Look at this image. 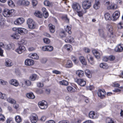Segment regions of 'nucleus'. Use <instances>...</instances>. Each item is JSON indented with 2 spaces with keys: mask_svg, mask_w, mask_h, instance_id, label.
<instances>
[{
  "mask_svg": "<svg viewBox=\"0 0 123 123\" xmlns=\"http://www.w3.org/2000/svg\"><path fill=\"white\" fill-rule=\"evenodd\" d=\"M12 11H13L12 10L5 9L3 12V15L5 17H11L12 15Z\"/></svg>",
  "mask_w": 123,
  "mask_h": 123,
  "instance_id": "nucleus-1",
  "label": "nucleus"
},
{
  "mask_svg": "<svg viewBox=\"0 0 123 123\" xmlns=\"http://www.w3.org/2000/svg\"><path fill=\"white\" fill-rule=\"evenodd\" d=\"M26 50L25 46L19 44V46L15 50V51L19 54H21Z\"/></svg>",
  "mask_w": 123,
  "mask_h": 123,
  "instance_id": "nucleus-2",
  "label": "nucleus"
},
{
  "mask_svg": "<svg viewBox=\"0 0 123 123\" xmlns=\"http://www.w3.org/2000/svg\"><path fill=\"white\" fill-rule=\"evenodd\" d=\"M91 3L88 0H85L82 3V6L85 9H87L89 8L91 6Z\"/></svg>",
  "mask_w": 123,
  "mask_h": 123,
  "instance_id": "nucleus-3",
  "label": "nucleus"
},
{
  "mask_svg": "<svg viewBox=\"0 0 123 123\" xmlns=\"http://www.w3.org/2000/svg\"><path fill=\"white\" fill-rule=\"evenodd\" d=\"M38 105L40 108L41 109H45L48 107L47 102L44 100L39 102Z\"/></svg>",
  "mask_w": 123,
  "mask_h": 123,
  "instance_id": "nucleus-4",
  "label": "nucleus"
},
{
  "mask_svg": "<svg viewBox=\"0 0 123 123\" xmlns=\"http://www.w3.org/2000/svg\"><path fill=\"white\" fill-rule=\"evenodd\" d=\"M31 122L32 123H36L38 119L37 116L34 114H33L30 116V117Z\"/></svg>",
  "mask_w": 123,
  "mask_h": 123,
  "instance_id": "nucleus-5",
  "label": "nucleus"
},
{
  "mask_svg": "<svg viewBox=\"0 0 123 123\" xmlns=\"http://www.w3.org/2000/svg\"><path fill=\"white\" fill-rule=\"evenodd\" d=\"M106 92L104 89H99L98 92V97L101 99H103L105 97V95Z\"/></svg>",
  "mask_w": 123,
  "mask_h": 123,
  "instance_id": "nucleus-6",
  "label": "nucleus"
},
{
  "mask_svg": "<svg viewBox=\"0 0 123 123\" xmlns=\"http://www.w3.org/2000/svg\"><path fill=\"white\" fill-rule=\"evenodd\" d=\"M120 15V13L118 11H115L113 14L112 15V17L111 18V20L113 21L116 20L118 19Z\"/></svg>",
  "mask_w": 123,
  "mask_h": 123,
  "instance_id": "nucleus-7",
  "label": "nucleus"
},
{
  "mask_svg": "<svg viewBox=\"0 0 123 123\" xmlns=\"http://www.w3.org/2000/svg\"><path fill=\"white\" fill-rule=\"evenodd\" d=\"M75 81L79 85L82 86H84L86 83V81L82 79H76L75 80Z\"/></svg>",
  "mask_w": 123,
  "mask_h": 123,
  "instance_id": "nucleus-8",
  "label": "nucleus"
},
{
  "mask_svg": "<svg viewBox=\"0 0 123 123\" xmlns=\"http://www.w3.org/2000/svg\"><path fill=\"white\" fill-rule=\"evenodd\" d=\"M24 21V19L23 18H19L15 21L14 23L16 25H19L22 24Z\"/></svg>",
  "mask_w": 123,
  "mask_h": 123,
  "instance_id": "nucleus-9",
  "label": "nucleus"
},
{
  "mask_svg": "<svg viewBox=\"0 0 123 123\" xmlns=\"http://www.w3.org/2000/svg\"><path fill=\"white\" fill-rule=\"evenodd\" d=\"M72 7L74 11H79L80 8V5L78 3H74L72 5Z\"/></svg>",
  "mask_w": 123,
  "mask_h": 123,
  "instance_id": "nucleus-10",
  "label": "nucleus"
},
{
  "mask_svg": "<svg viewBox=\"0 0 123 123\" xmlns=\"http://www.w3.org/2000/svg\"><path fill=\"white\" fill-rule=\"evenodd\" d=\"M18 33L20 34L23 35L27 32V31L24 28H17Z\"/></svg>",
  "mask_w": 123,
  "mask_h": 123,
  "instance_id": "nucleus-11",
  "label": "nucleus"
},
{
  "mask_svg": "<svg viewBox=\"0 0 123 123\" xmlns=\"http://www.w3.org/2000/svg\"><path fill=\"white\" fill-rule=\"evenodd\" d=\"M34 63V61L32 60L28 59L25 61V64L27 66H32Z\"/></svg>",
  "mask_w": 123,
  "mask_h": 123,
  "instance_id": "nucleus-12",
  "label": "nucleus"
},
{
  "mask_svg": "<svg viewBox=\"0 0 123 123\" xmlns=\"http://www.w3.org/2000/svg\"><path fill=\"white\" fill-rule=\"evenodd\" d=\"M5 64L6 67H10L12 66L13 65V63L11 60L8 59H6Z\"/></svg>",
  "mask_w": 123,
  "mask_h": 123,
  "instance_id": "nucleus-13",
  "label": "nucleus"
},
{
  "mask_svg": "<svg viewBox=\"0 0 123 123\" xmlns=\"http://www.w3.org/2000/svg\"><path fill=\"white\" fill-rule=\"evenodd\" d=\"M115 51L122 52L123 50V45L119 44L116 46L115 49Z\"/></svg>",
  "mask_w": 123,
  "mask_h": 123,
  "instance_id": "nucleus-14",
  "label": "nucleus"
},
{
  "mask_svg": "<svg viewBox=\"0 0 123 123\" xmlns=\"http://www.w3.org/2000/svg\"><path fill=\"white\" fill-rule=\"evenodd\" d=\"M29 56L32 59L37 60L39 58V57L38 55L37 54L35 53L30 54L29 55Z\"/></svg>",
  "mask_w": 123,
  "mask_h": 123,
  "instance_id": "nucleus-15",
  "label": "nucleus"
},
{
  "mask_svg": "<svg viewBox=\"0 0 123 123\" xmlns=\"http://www.w3.org/2000/svg\"><path fill=\"white\" fill-rule=\"evenodd\" d=\"M49 27L51 33H53L55 31V27L54 25L51 24H49Z\"/></svg>",
  "mask_w": 123,
  "mask_h": 123,
  "instance_id": "nucleus-16",
  "label": "nucleus"
},
{
  "mask_svg": "<svg viewBox=\"0 0 123 123\" xmlns=\"http://www.w3.org/2000/svg\"><path fill=\"white\" fill-rule=\"evenodd\" d=\"M100 4L99 0H95V3L93 5V7L95 9H97L99 8Z\"/></svg>",
  "mask_w": 123,
  "mask_h": 123,
  "instance_id": "nucleus-17",
  "label": "nucleus"
},
{
  "mask_svg": "<svg viewBox=\"0 0 123 123\" xmlns=\"http://www.w3.org/2000/svg\"><path fill=\"white\" fill-rule=\"evenodd\" d=\"M92 52L96 58L98 59L99 58L100 55L98 51L95 49H93L92 50Z\"/></svg>",
  "mask_w": 123,
  "mask_h": 123,
  "instance_id": "nucleus-18",
  "label": "nucleus"
},
{
  "mask_svg": "<svg viewBox=\"0 0 123 123\" xmlns=\"http://www.w3.org/2000/svg\"><path fill=\"white\" fill-rule=\"evenodd\" d=\"M9 83L14 86H17L19 84L18 82L15 80L12 79L9 81Z\"/></svg>",
  "mask_w": 123,
  "mask_h": 123,
  "instance_id": "nucleus-19",
  "label": "nucleus"
},
{
  "mask_svg": "<svg viewBox=\"0 0 123 123\" xmlns=\"http://www.w3.org/2000/svg\"><path fill=\"white\" fill-rule=\"evenodd\" d=\"M64 48L69 52H70L72 51L73 49L72 46L68 44L65 45Z\"/></svg>",
  "mask_w": 123,
  "mask_h": 123,
  "instance_id": "nucleus-20",
  "label": "nucleus"
},
{
  "mask_svg": "<svg viewBox=\"0 0 123 123\" xmlns=\"http://www.w3.org/2000/svg\"><path fill=\"white\" fill-rule=\"evenodd\" d=\"M76 74L79 77H82L84 75L83 71L81 70H78L76 71Z\"/></svg>",
  "mask_w": 123,
  "mask_h": 123,
  "instance_id": "nucleus-21",
  "label": "nucleus"
},
{
  "mask_svg": "<svg viewBox=\"0 0 123 123\" xmlns=\"http://www.w3.org/2000/svg\"><path fill=\"white\" fill-rule=\"evenodd\" d=\"M89 117L91 118L94 119L96 118L95 113L93 111L90 112L89 114Z\"/></svg>",
  "mask_w": 123,
  "mask_h": 123,
  "instance_id": "nucleus-22",
  "label": "nucleus"
},
{
  "mask_svg": "<svg viewBox=\"0 0 123 123\" xmlns=\"http://www.w3.org/2000/svg\"><path fill=\"white\" fill-rule=\"evenodd\" d=\"M104 28H100L98 29V31L99 35L101 37H104Z\"/></svg>",
  "mask_w": 123,
  "mask_h": 123,
  "instance_id": "nucleus-23",
  "label": "nucleus"
},
{
  "mask_svg": "<svg viewBox=\"0 0 123 123\" xmlns=\"http://www.w3.org/2000/svg\"><path fill=\"white\" fill-rule=\"evenodd\" d=\"M117 6L115 4H112L110 5L107 6V9H114L117 8Z\"/></svg>",
  "mask_w": 123,
  "mask_h": 123,
  "instance_id": "nucleus-24",
  "label": "nucleus"
},
{
  "mask_svg": "<svg viewBox=\"0 0 123 123\" xmlns=\"http://www.w3.org/2000/svg\"><path fill=\"white\" fill-rule=\"evenodd\" d=\"M73 66L72 62L70 60L67 61L66 64L65 65L66 67L67 68H71Z\"/></svg>",
  "mask_w": 123,
  "mask_h": 123,
  "instance_id": "nucleus-25",
  "label": "nucleus"
},
{
  "mask_svg": "<svg viewBox=\"0 0 123 123\" xmlns=\"http://www.w3.org/2000/svg\"><path fill=\"white\" fill-rule=\"evenodd\" d=\"M85 74L89 78L92 77V74L90 71L88 69H86L85 71Z\"/></svg>",
  "mask_w": 123,
  "mask_h": 123,
  "instance_id": "nucleus-26",
  "label": "nucleus"
},
{
  "mask_svg": "<svg viewBox=\"0 0 123 123\" xmlns=\"http://www.w3.org/2000/svg\"><path fill=\"white\" fill-rule=\"evenodd\" d=\"M80 60L81 63L83 65H86V62L85 58L83 56H81L79 58Z\"/></svg>",
  "mask_w": 123,
  "mask_h": 123,
  "instance_id": "nucleus-27",
  "label": "nucleus"
},
{
  "mask_svg": "<svg viewBox=\"0 0 123 123\" xmlns=\"http://www.w3.org/2000/svg\"><path fill=\"white\" fill-rule=\"evenodd\" d=\"M4 47V45L3 43H0V55L2 56L3 55V51L1 49L2 48H3Z\"/></svg>",
  "mask_w": 123,
  "mask_h": 123,
  "instance_id": "nucleus-28",
  "label": "nucleus"
},
{
  "mask_svg": "<svg viewBox=\"0 0 123 123\" xmlns=\"http://www.w3.org/2000/svg\"><path fill=\"white\" fill-rule=\"evenodd\" d=\"M26 96L30 98L34 99L35 98V96L33 93L31 92L28 93L26 94Z\"/></svg>",
  "mask_w": 123,
  "mask_h": 123,
  "instance_id": "nucleus-29",
  "label": "nucleus"
},
{
  "mask_svg": "<svg viewBox=\"0 0 123 123\" xmlns=\"http://www.w3.org/2000/svg\"><path fill=\"white\" fill-rule=\"evenodd\" d=\"M59 83L61 85L67 86L68 84V82L65 80H63L62 81H60Z\"/></svg>",
  "mask_w": 123,
  "mask_h": 123,
  "instance_id": "nucleus-30",
  "label": "nucleus"
},
{
  "mask_svg": "<svg viewBox=\"0 0 123 123\" xmlns=\"http://www.w3.org/2000/svg\"><path fill=\"white\" fill-rule=\"evenodd\" d=\"M15 119L16 122L18 123L21 122L22 120L20 117L18 115H17L15 117Z\"/></svg>",
  "mask_w": 123,
  "mask_h": 123,
  "instance_id": "nucleus-31",
  "label": "nucleus"
},
{
  "mask_svg": "<svg viewBox=\"0 0 123 123\" xmlns=\"http://www.w3.org/2000/svg\"><path fill=\"white\" fill-rule=\"evenodd\" d=\"M100 68L105 69H107L108 67L107 64L105 63H101L100 65Z\"/></svg>",
  "mask_w": 123,
  "mask_h": 123,
  "instance_id": "nucleus-32",
  "label": "nucleus"
},
{
  "mask_svg": "<svg viewBox=\"0 0 123 123\" xmlns=\"http://www.w3.org/2000/svg\"><path fill=\"white\" fill-rule=\"evenodd\" d=\"M74 39L73 37L69 36L65 40V42L66 43L71 42L73 41Z\"/></svg>",
  "mask_w": 123,
  "mask_h": 123,
  "instance_id": "nucleus-33",
  "label": "nucleus"
},
{
  "mask_svg": "<svg viewBox=\"0 0 123 123\" xmlns=\"http://www.w3.org/2000/svg\"><path fill=\"white\" fill-rule=\"evenodd\" d=\"M67 88L68 91L71 92H74L75 91L74 88L70 86H67Z\"/></svg>",
  "mask_w": 123,
  "mask_h": 123,
  "instance_id": "nucleus-34",
  "label": "nucleus"
},
{
  "mask_svg": "<svg viewBox=\"0 0 123 123\" xmlns=\"http://www.w3.org/2000/svg\"><path fill=\"white\" fill-rule=\"evenodd\" d=\"M34 15L37 17L39 18H41L43 16L42 13L39 11H36Z\"/></svg>",
  "mask_w": 123,
  "mask_h": 123,
  "instance_id": "nucleus-35",
  "label": "nucleus"
},
{
  "mask_svg": "<svg viewBox=\"0 0 123 123\" xmlns=\"http://www.w3.org/2000/svg\"><path fill=\"white\" fill-rule=\"evenodd\" d=\"M12 44H5L4 45L5 48L7 50H9L12 48Z\"/></svg>",
  "mask_w": 123,
  "mask_h": 123,
  "instance_id": "nucleus-36",
  "label": "nucleus"
},
{
  "mask_svg": "<svg viewBox=\"0 0 123 123\" xmlns=\"http://www.w3.org/2000/svg\"><path fill=\"white\" fill-rule=\"evenodd\" d=\"M78 13V15L79 17H81L82 16L83 14L85 13L87 11L85 10L84 11H77Z\"/></svg>",
  "mask_w": 123,
  "mask_h": 123,
  "instance_id": "nucleus-37",
  "label": "nucleus"
},
{
  "mask_svg": "<svg viewBox=\"0 0 123 123\" xmlns=\"http://www.w3.org/2000/svg\"><path fill=\"white\" fill-rule=\"evenodd\" d=\"M7 100L8 102L11 104H14L16 103V101L14 100L10 97L8 98Z\"/></svg>",
  "mask_w": 123,
  "mask_h": 123,
  "instance_id": "nucleus-38",
  "label": "nucleus"
},
{
  "mask_svg": "<svg viewBox=\"0 0 123 123\" xmlns=\"http://www.w3.org/2000/svg\"><path fill=\"white\" fill-rule=\"evenodd\" d=\"M71 28L68 25H67L65 29V30L69 34H71L72 32L71 31Z\"/></svg>",
  "mask_w": 123,
  "mask_h": 123,
  "instance_id": "nucleus-39",
  "label": "nucleus"
},
{
  "mask_svg": "<svg viewBox=\"0 0 123 123\" xmlns=\"http://www.w3.org/2000/svg\"><path fill=\"white\" fill-rule=\"evenodd\" d=\"M111 15L108 13H107L105 14V19L106 20H109L111 19Z\"/></svg>",
  "mask_w": 123,
  "mask_h": 123,
  "instance_id": "nucleus-40",
  "label": "nucleus"
},
{
  "mask_svg": "<svg viewBox=\"0 0 123 123\" xmlns=\"http://www.w3.org/2000/svg\"><path fill=\"white\" fill-rule=\"evenodd\" d=\"M29 28L30 29H34L36 27V24L34 22L28 25Z\"/></svg>",
  "mask_w": 123,
  "mask_h": 123,
  "instance_id": "nucleus-41",
  "label": "nucleus"
},
{
  "mask_svg": "<svg viewBox=\"0 0 123 123\" xmlns=\"http://www.w3.org/2000/svg\"><path fill=\"white\" fill-rule=\"evenodd\" d=\"M8 4L9 6L11 7L14 6L15 5L14 2L12 0H9L8 2Z\"/></svg>",
  "mask_w": 123,
  "mask_h": 123,
  "instance_id": "nucleus-42",
  "label": "nucleus"
},
{
  "mask_svg": "<svg viewBox=\"0 0 123 123\" xmlns=\"http://www.w3.org/2000/svg\"><path fill=\"white\" fill-rule=\"evenodd\" d=\"M44 4L48 6H50L52 5V3H50L48 0H45L44 2Z\"/></svg>",
  "mask_w": 123,
  "mask_h": 123,
  "instance_id": "nucleus-43",
  "label": "nucleus"
},
{
  "mask_svg": "<svg viewBox=\"0 0 123 123\" xmlns=\"http://www.w3.org/2000/svg\"><path fill=\"white\" fill-rule=\"evenodd\" d=\"M0 98L4 99L6 98V95L4 94H3L0 92Z\"/></svg>",
  "mask_w": 123,
  "mask_h": 123,
  "instance_id": "nucleus-44",
  "label": "nucleus"
},
{
  "mask_svg": "<svg viewBox=\"0 0 123 123\" xmlns=\"http://www.w3.org/2000/svg\"><path fill=\"white\" fill-rule=\"evenodd\" d=\"M37 75L35 74H33L30 77V78L32 81H34L36 79Z\"/></svg>",
  "mask_w": 123,
  "mask_h": 123,
  "instance_id": "nucleus-45",
  "label": "nucleus"
},
{
  "mask_svg": "<svg viewBox=\"0 0 123 123\" xmlns=\"http://www.w3.org/2000/svg\"><path fill=\"white\" fill-rule=\"evenodd\" d=\"M117 27L118 29H121L123 28V22H121L117 25Z\"/></svg>",
  "mask_w": 123,
  "mask_h": 123,
  "instance_id": "nucleus-46",
  "label": "nucleus"
},
{
  "mask_svg": "<svg viewBox=\"0 0 123 123\" xmlns=\"http://www.w3.org/2000/svg\"><path fill=\"white\" fill-rule=\"evenodd\" d=\"M30 2L27 1L23 0V5L25 6H27L29 5Z\"/></svg>",
  "mask_w": 123,
  "mask_h": 123,
  "instance_id": "nucleus-47",
  "label": "nucleus"
},
{
  "mask_svg": "<svg viewBox=\"0 0 123 123\" xmlns=\"http://www.w3.org/2000/svg\"><path fill=\"white\" fill-rule=\"evenodd\" d=\"M11 36L13 38L16 40H18L20 38V37L16 34H13Z\"/></svg>",
  "mask_w": 123,
  "mask_h": 123,
  "instance_id": "nucleus-48",
  "label": "nucleus"
},
{
  "mask_svg": "<svg viewBox=\"0 0 123 123\" xmlns=\"http://www.w3.org/2000/svg\"><path fill=\"white\" fill-rule=\"evenodd\" d=\"M106 122L107 123H114V121L111 118H107Z\"/></svg>",
  "mask_w": 123,
  "mask_h": 123,
  "instance_id": "nucleus-49",
  "label": "nucleus"
},
{
  "mask_svg": "<svg viewBox=\"0 0 123 123\" xmlns=\"http://www.w3.org/2000/svg\"><path fill=\"white\" fill-rule=\"evenodd\" d=\"M107 30L110 32H111L112 30V26L110 25H108L106 26Z\"/></svg>",
  "mask_w": 123,
  "mask_h": 123,
  "instance_id": "nucleus-50",
  "label": "nucleus"
},
{
  "mask_svg": "<svg viewBox=\"0 0 123 123\" xmlns=\"http://www.w3.org/2000/svg\"><path fill=\"white\" fill-rule=\"evenodd\" d=\"M47 46V51H51L53 49V47L52 46Z\"/></svg>",
  "mask_w": 123,
  "mask_h": 123,
  "instance_id": "nucleus-51",
  "label": "nucleus"
},
{
  "mask_svg": "<svg viewBox=\"0 0 123 123\" xmlns=\"http://www.w3.org/2000/svg\"><path fill=\"white\" fill-rule=\"evenodd\" d=\"M34 22L33 21L32 19L29 18L27 20V24L28 25Z\"/></svg>",
  "mask_w": 123,
  "mask_h": 123,
  "instance_id": "nucleus-52",
  "label": "nucleus"
},
{
  "mask_svg": "<svg viewBox=\"0 0 123 123\" xmlns=\"http://www.w3.org/2000/svg\"><path fill=\"white\" fill-rule=\"evenodd\" d=\"M44 42L46 44H48L50 42V41L49 39L47 38H45L43 39Z\"/></svg>",
  "mask_w": 123,
  "mask_h": 123,
  "instance_id": "nucleus-53",
  "label": "nucleus"
},
{
  "mask_svg": "<svg viewBox=\"0 0 123 123\" xmlns=\"http://www.w3.org/2000/svg\"><path fill=\"white\" fill-rule=\"evenodd\" d=\"M87 58L89 61V60L90 59L91 61H93V58L90 55H87Z\"/></svg>",
  "mask_w": 123,
  "mask_h": 123,
  "instance_id": "nucleus-54",
  "label": "nucleus"
},
{
  "mask_svg": "<svg viewBox=\"0 0 123 123\" xmlns=\"http://www.w3.org/2000/svg\"><path fill=\"white\" fill-rule=\"evenodd\" d=\"M104 4L107 7V6H109L110 4V2L108 1H104Z\"/></svg>",
  "mask_w": 123,
  "mask_h": 123,
  "instance_id": "nucleus-55",
  "label": "nucleus"
},
{
  "mask_svg": "<svg viewBox=\"0 0 123 123\" xmlns=\"http://www.w3.org/2000/svg\"><path fill=\"white\" fill-rule=\"evenodd\" d=\"M25 83L27 86H30L31 85V82L29 80H26L25 81Z\"/></svg>",
  "mask_w": 123,
  "mask_h": 123,
  "instance_id": "nucleus-56",
  "label": "nucleus"
},
{
  "mask_svg": "<svg viewBox=\"0 0 123 123\" xmlns=\"http://www.w3.org/2000/svg\"><path fill=\"white\" fill-rule=\"evenodd\" d=\"M5 117L3 115L1 114H0V121H4Z\"/></svg>",
  "mask_w": 123,
  "mask_h": 123,
  "instance_id": "nucleus-57",
  "label": "nucleus"
},
{
  "mask_svg": "<svg viewBox=\"0 0 123 123\" xmlns=\"http://www.w3.org/2000/svg\"><path fill=\"white\" fill-rule=\"evenodd\" d=\"M43 16L44 18H47L49 16L48 13L47 12H43Z\"/></svg>",
  "mask_w": 123,
  "mask_h": 123,
  "instance_id": "nucleus-58",
  "label": "nucleus"
},
{
  "mask_svg": "<svg viewBox=\"0 0 123 123\" xmlns=\"http://www.w3.org/2000/svg\"><path fill=\"white\" fill-rule=\"evenodd\" d=\"M37 86L39 87H43V83H41L40 82H39L37 83Z\"/></svg>",
  "mask_w": 123,
  "mask_h": 123,
  "instance_id": "nucleus-59",
  "label": "nucleus"
},
{
  "mask_svg": "<svg viewBox=\"0 0 123 123\" xmlns=\"http://www.w3.org/2000/svg\"><path fill=\"white\" fill-rule=\"evenodd\" d=\"M32 4L34 6H36L37 4V1L36 0H32Z\"/></svg>",
  "mask_w": 123,
  "mask_h": 123,
  "instance_id": "nucleus-60",
  "label": "nucleus"
},
{
  "mask_svg": "<svg viewBox=\"0 0 123 123\" xmlns=\"http://www.w3.org/2000/svg\"><path fill=\"white\" fill-rule=\"evenodd\" d=\"M72 60L75 63H77L78 62L77 61V59L75 56H72Z\"/></svg>",
  "mask_w": 123,
  "mask_h": 123,
  "instance_id": "nucleus-61",
  "label": "nucleus"
},
{
  "mask_svg": "<svg viewBox=\"0 0 123 123\" xmlns=\"http://www.w3.org/2000/svg\"><path fill=\"white\" fill-rule=\"evenodd\" d=\"M47 59L46 58H43L41 59V62L43 63H45L47 61Z\"/></svg>",
  "mask_w": 123,
  "mask_h": 123,
  "instance_id": "nucleus-62",
  "label": "nucleus"
},
{
  "mask_svg": "<svg viewBox=\"0 0 123 123\" xmlns=\"http://www.w3.org/2000/svg\"><path fill=\"white\" fill-rule=\"evenodd\" d=\"M52 72L53 73L56 74H60L61 73L60 71L56 70H53L52 71Z\"/></svg>",
  "mask_w": 123,
  "mask_h": 123,
  "instance_id": "nucleus-63",
  "label": "nucleus"
},
{
  "mask_svg": "<svg viewBox=\"0 0 123 123\" xmlns=\"http://www.w3.org/2000/svg\"><path fill=\"white\" fill-rule=\"evenodd\" d=\"M46 119V117L45 116H43L40 119V120L43 122L45 121Z\"/></svg>",
  "mask_w": 123,
  "mask_h": 123,
  "instance_id": "nucleus-64",
  "label": "nucleus"
}]
</instances>
